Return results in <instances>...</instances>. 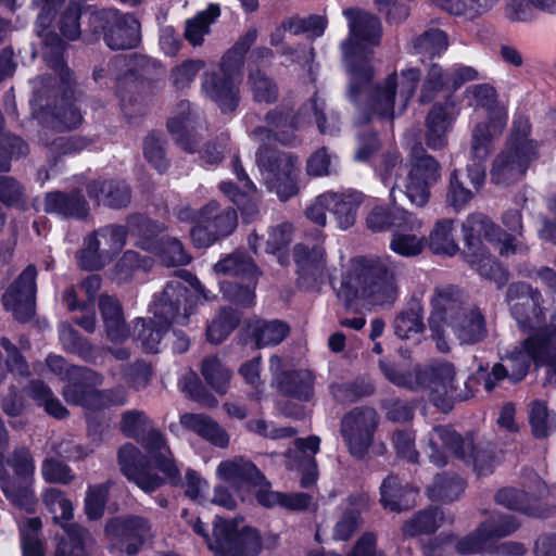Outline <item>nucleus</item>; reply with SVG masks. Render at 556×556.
I'll use <instances>...</instances> for the list:
<instances>
[{"label": "nucleus", "mask_w": 556, "mask_h": 556, "mask_svg": "<svg viewBox=\"0 0 556 556\" xmlns=\"http://www.w3.org/2000/svg\"><path fill=\"white\" fill-rule=\"evenodd\" d=\"M541 293L518 282L508 288L507 303L514 318L522 329L534 333L509 349L484 378V389L490 392L496 383L508 379L517 383L525 379L530 366L546 367L549 383L556 384V324L543 327L546 313L540 306Z\"/></svg>", "instance_id": "obj_1"}, {"label": "nucleus", "mask_w": 556, "mask_h": 556, "mask_svg": "<svg viewBox=\"0 0 556 556\" xmlns=\"http://www.w3.org/2000/svg\"><path fill=\"white\" fill-rule=\"evenodd\" d=\"M220 10L216 4H210L206 10L199 12L186 23L185 38L192 46H200L210 33V26L219 16Z\"/></svg>", "instance_id": "obj_49"}, {"label": "nucleus", "mask_w": 556, "mask_h": 556, "mask_svg": "<svg viewBox=\"0 0 556 556\" xmlns=\"http://www.w3.org/2000/svg\"><path fill=\"white\" fill-rule=\"evenodd\" d=\"M28 394L38 405L43 406L49 415L55 418H63L66 415L67 410L65 407H63L60 401L52 395L50 389L43 383L39 381L33 382L28 389Z\"/></svg>", "instance_id": "obj_63"}, {"label": "nucleus", "mask_w": 556, "mask_h": 556, "mask_svg": "<svg viewBox=\"0 0 556 556\" xmlns=\"http://www.w3.org/2000/svg\"><path fill=\"white\" fill-rule=\"evenodd\" d=\"M368 506L366 495L349 497L341 505V514L333 527V539L348 540L361 525V513Z\"/></svg>", "instance_id": "obj_41"}, {"label": "nucleus", "mask_w": 556, "mask_h": 556, "mask_svg": "<svg viewBox=\"0 0 556 556\" xmlns=\"http://www.w3.org/2000/svg\"><path fill=\"white\" fill-rule=\"evenodd\" d=\"M465 99L475 109L483 110L485 119L476 124L472 129V153L479 160H485L493 148V141L506 127L508 111L497 99V92L491 84H477L465 90Z\"/></svg>", "instance_id": "obj_9"}, {"label": "nucleus", "mask_w": 556, "mask_h": 556, "mask_svg": "<svg viewBox=\"0 0 556 556\" xmlns=\"http://www.w3.org/2000/svg\"><path fill=\"white\" fill-rule=\"evenodd\" d=\"M215 543L210 549L215 556H257L263 547L258 530L243 523L241 519L214 521Z\"/></svg>", "instance_id": "obj_16"}, {"label": "nucleus", "mask_w": 556, "mask_h": 556, "mask_svg": "<svg viewBox=\"0 0 556 556\" xmlns=\"http://www.w3.org/2000/svg\"><path fill=\"white\" fill-rule=\"evenodd\" d=\"M377 426L378 415L369 407L355 408L343 417L341 434L353 457L363 458L367 454Z\"/></svg>", "instance_id": "obj_22"}, {"label": "nucleus", "mask_w": 556, "mask_h": 556, "mask_svg": "<svg viewBox=\"0 0 556 556\" xmlns=\"http://www.w3.org/2000/svg\"><path fill=\"white\" fill-rule=\"evenodd\" d=\"M182 111L178 116H174L168 121V129L180 144L190 152L193 151L189 143L190 130L192 128L193 118L190 113L189 104H182Z\"/></svg>", "instance_id": "obj_64"}, {"label": "nucleus", "mask_w": 556, "mask_h": 556, "mask_svg": "<svg viewBox=\"0 0 556 556\" xmlns=\"http://www.w3.org/2000/svg\"><path fill=\"white\" fill-rule=\"evenodd\" d=\"M431 303L429 327L439 351L447 352L451 348L450 328L462 344H473L485 337V321L481 312L476 308L464 311L454 287L435 289Z\"/></svg>", "instance_id": "obj_5"}, {"label": "nucleus", "mask_w": 556, "mask_h": 556, "mask_svg": "<svg viewBox=\"0 0 556 556\" xmlns=\"http://www.w3.org/2000/svg\"><path fill=\"white\" fill-rule=\"evenodd\" d=\"M471 155L472 164L468 165L467 173L454 170L450 177L446 204L457 212L466 207L485 179L484 160H479L472 152Z\"/></svg>", "instance_id": "obj_27"}, {"label": "nucleus", "mask_w": 556, "mask_h": 556, "mask_svg": "<svg viewBox=\"0 0 556 556\" xmlns=\"http://www.w3.org/2000/svg\"><path fill=\"white\" fill-rule=\"evenodd\" d=\"M483 78L484 75L472 66L454 64L443 70L439 64H432L424 80L419 100L421 103H428L441 91L453 92L466 83Z\"/></svg>", "instance_id": "obj_24"}, {"label": "nucleus", "mask_w": 556, "mask_h": 556, "mask_svg": "<svg viewBox=\"0 0 556 556\" xmlns=\"http://www.w3.org/2000/svg\"><path fill=\"white\" fill-rule=\"evenodd\" d=\"M463 233L466 244V262L482 278L495 282L498 288L507 282L508 273L491 257L484 242H497L500 253L505 256L528 251V245L517 238H509L481 213L470 214L466 218L463 224Z\"/></svg>", "instance_id": "obj_4"}, {"label": "nucleus", "mask_w": 556, "mask_h": 556, "mask_svg": "<svg viewBox=\"0 0 556 556\" xmlns=\"http://www.w3.org/2000/svg\"><path fill=\"white\" fill-rule=\"evenodd\" d=\"M60 1L61 0H33V3L37 8H40L36 23V31L38 36L42 38L43 58L55 74H58L60 84L67 87L72 79L70 70L62 61L64 45L56 35L48 31V27L53 18L54 9Z\"/></svg>", "instance_id": "obj_21"}, {"label": "nucleus", "mask_w": 556, "mask_h": 556, "mask_svg": "<svg viewBox=\"0 0 556 556\" xmlns=\"http://www.w3.org/2000/svg\"><path fill=\"white\" fill-rule=\"evenodd\" d=\"M312 121L317 123L320 132L333 134L338 130L337 123L338 118L334 115L329 117V126H326V116L324 114V102L317 97L312 102L305 104L296 116L290 122L287 116L279 112H273L267 114V123L270 129L265 127H257L253 130L252 136L260 141L268 139L273 132L277 139L283 143H287L289 139L285 136L289 129L299 128Z\"/></svg>", "instance_id": "obj_17"}, {"label": "nucleus", "mask_w": 556, "mask_h": 556, "mask_svg": "<svg viewBox=\"0 0 556 556\" xmlns=\"http://www.w3.org/2000/svg\"><path fill=\"white\" fill-rule=\"evenodd\" d=\"M349 36L341 43L349 83V98L358 102L367 96L374 75L370 65L372 48L380 41L382 27L380 21L368 12L358 9H345Z\"/></svg>", "instance_id": "obj_3"}, {"label": "nucleus", "mask_w": 556, "mask_h": 556, "mask_svg": "<svg viewBox=\"0 0 556 556\" xmlns=\"http://www.w3.org/2000/svg\"><path fill=\"white\" fill-rule=\"evenodd\" d=\"M100 309L106 327L108 338L113 343H121L128 338L122 309L116 300L111 296H101Z\"/></svg>", "instance_id": "obj_45"}, {"label": "nucleus", "mask_w": 556, "mask_h": 556, "mask_svg": "<svg viewBox=\"0 0 556 556\" xmlns=\"http://www.w3.org/2000/svg\"><path fill=\"white\" fill-rule=\"evenodd\" d=\"M283 361L274 355L269 359V369L277 382L279 390L286 395L307 401L313 396V375L309 370L302 369L296 371H287Z\"/></svg>", "instance_id": "obj_33"}, {"label": "nucleus", "mask_w": 556, "mask_h": 556, "mask_svg": "<svg viewBox=\"0 0 556 556\" xmlns=\"http://www.w3.org/2000/svg\"><path fill=\"white\" fill-rule=\"evenodd\" d=\"M41 529L39 518H27L20 525L23 556H45L42 543L38 538Z\"/></svg>", "instance_id": "obj_55"}, {"label": "nucleus", "mask_w": 556, "mask_h": 556, "mask_svg": "<svg viewBox=\"0 0 556 556\" xmlns=\"http://www.w3.org/2000/svg\"><path fill=\"white\" fill-rule=\"evenodd\" d=\"M528 421L536 439L547 438L556 430V413L543 400H532L528 404Z\"/></svg>", "instance_id": "obj_43"}, {"label": "nucleus", "mask_w": 556, "mask_h": 556, "mask_svg": "<svg viewBox=\"0 0 556 556\" xmlns=\"http://www.w3.org/2000/svg\"><path fill=\"white\" fill-rule=\"evenodd\" d=\"M67 540L58 545L55 556H87V546L91 538L87 531L76 525H63Z\"/></svg>", "instance_id": "obj_53"}, {"label": "nucleus", "mask_w": 556, "mask_h": 556, "mask_svg": "<svg viewBox=\"0 0 556 556\" xmlns=\"http://www.w3.org/2000/svg\"><path fill=\"white\" fill-rule=\"evenodd\" d=\"M451 16L473 22L479 17L475 0H425Z\"/></svg>", "instance_id": "obj_59"}, {"label": "nucleus", "mask_w": 556, "mask_h": 556, "mask_svg": "<svg viewBox=\"0 0 556 556\" xmlns=\"http://www.w3.org/2000/svg\"><path fill=\"white\" fill-rule=\"evenodd\" d=\"M424 223L414 213L399 208L393 213L394 231L390 249L405 257L420 254L425 248V237L421 235Z\"/></svg>", "instance_id": "obj_25"}, {"label": "nucleus", "mask_w": 556, "mask_h": 556, "mask_svg": "<svg viewBox=\"0 0 556 556\" xmlns=\"http://www.w3.org/2000/svg\"><path fill=\"white\" fill-rule=\"evenodd\" d=\"M419 79L420 72L415 67L389 75L369 97L368 105L372 114L383 119L402 115L415 94Z\"/></svg>", "instance_id": "obj_12"}, {"label": "nucleus", "mask_w": 556, "mask_h": 556, "mask_svg": "<svg viewBox=\"0 0 556 556\" xmlns=\"http://www.w3.org/2000/svg\"><path fill=\"white\" fill-rule=\"evenodd\" d=\"M519 527V522L513 516L492 515L483 521L477 530L459 540L456 551L462 555H470L485 551L493 539L511 534Z\"/></svg>", "instance_id": "obj_26"}, {"label": "nucleus", "mask_w": 556, "mask_h": 556, "mask_svg": "<svg viewBox=\"0 0 556 556\" xmlns=\"http://www.w3.org/2000/svg\"><path fill=\"white\" fill-rule=\"evenodd\" d=\"M47 365L53 374L62 380L68 381L63 390V395L68 403L92 409L110 404L121 405L126 402L124 388H117L111 395L92 389L93 386L102 382V378L90 369L70 367L61 356L56 355L48 356Z\"/></svg>", "instance_id": "obj_10"}, {"label": "nucleus", "mask_w": 556, "mask_h": 556, "mask_svg": "<svg viewBox=\"0 0 556 556\" xmlns=\"http://www.w3.org/2000/svg\"><path fill=\"white\" fill-rule=\"evenodd\" d=\"M444 521L443 513L438 508H431L417 514L404 525L403 531L407 535L431 533Z\"/></svg>", "instance_id": "obj_54"}, {"label": "nucleus", "mask_w": 556, "mask_h": 556, "mask_svg": "<svg viewBox=\"0 0 556 556\" xmlns=\"http://www.w3.org/2000/svg\"><path fill=\"white\" fill-rule=\"evenodd\" d=\"M334 198L336 200L331 201V212L336 217L339 228L348 229L353 226L356 220L362 195L355 191L334 192Z\"/></svg>", "instance_id": "obj_47"}, {"label": "nucleus", "mask_w": 556, "mask_h": 556, "mask_svg": "<svg viewBox=\"0 0 556 556\" xmlns=\"http://www.w3.org/2000/svg\"><path fill=\"white\" fill-rule=\"evenodd\" d=\"M100 184H93L89 187V195L94 198L99 203H103L111 207L125 206L130 199L128 187L123 181H109Z\"/></svg>", "instance_id": "obj_50"}, {"label": "nucleus", "mask_w": 556, "mask_h": 556, "mask_svg": "<svg viewBox=\"0 0 556 556\" xmlns=\"http://www.w3.org/2000/svg\"><path fill=\"white\" fill-rule=\"evenodd\" d=\"M99 16L109 21L104 27V39L111 49H131L139 42V23L132 15H121L116 10H108Z\"/></svg>", "instance_id": "obj_31"}, {"label": "nucleus", "mask_w": 556, "mask_h": 556, "mask_svg": "<svg viewBox=\"0 0 556 556\" xmlns=\"http://www.w3.org/2000/svg\"><path fill=\"white\" fill-rule=\"evenodd\" d=\"M214 270L233 278L219 282L225 298L242 306L254 304V289L260 273L249 256L236 252L215 264Z\"/></svg>", "instance_id": "obj_14"}, {"label": "nucleus", "mask_w": 556, "mask_h": 556, "mask_svg": "<svg viewBox=\"0 0 556 556\" xmlns=\"http://www.w3.org/2000/svg\"><path fill=\"white\" fill-rule=\"evenodd\" d=\"M464 489V481L458 477L438 476L428 494L431 500L450 502L458 498Z\"/></svg>", "instance_id": "obj_57"}, {"label": "nucleus", "mask_w": 556, "mask_h": 556, "mask_svg": "<svg viewBox=\"0 0 556 556\" xmlns=\"http://www.w3.org/2000/svg\"><path fill=\"white\" fill-rule=\"evenodd\" d=\"M180 425L217 447L225 448L229 444L227 431L207 415L184 414L180 416Z\"/></svg>", "instance_id": "obj_39"}, {"label": "nucleus", "mask_w": 556, "mask_h": 556, "mask_svg": "<svg viewBox=\"0 0 556 556\" xmlns=\"http://www.w3.org/2000/svg\"><path fill=\"white\" fill-rule=\"evenodd\" d=\"M233 173L241 184L242 190H239L230 181H222L218 188L223 194L238 206L243 220L252 222L260 213V194L255 185L249 179L237 160L233 163Z\"/></svg>", "instance_id": "obj_30"}, {"label": "nucleus", "mask_w": 556, "mask_h": 556, "mask_svg": "<svg viewBox=\"0 0 556 556\" xmlns=\"http://www.w3.org/2000/svg\"><path fill=\"white\" fill-rule=\"evenodd\" d=\"M453 230V219L443 218L438 220L429 233L428 244L430 250L437 254H456L458 245L455 241Z\"/></svg>", "instance_id": "obj_48"}, {"label": "nucleus", "mask_w": 556, "mask_h": 556, "mask_svg": "<svg viewBox=\"0 0 556 556\" xmlns=\"http://www.w3.org/2000/svg\"><path fill=\"white\" fill-rule=\"evenodd\" d=\"M430 460L437 466L446 464L445 450L451 451L478 476L490 475L495 467L494 457L484 450H476L472 438H462L448 427H434L429 433Z\"/></svg>", "instance_id": "obj_11"}, {"label": "nucleus", "mask_w": 556, "mask_h": 556, "mask_svg": "<svg viewBox=\"0 0 556 556\" xmlns=\"http://www.w3.org/2000/svg\"><path fill=\"white\" fill-rule=\"evenodd\" d=\"M178 218L195 220V225L191 229V238L198 248L210 247L216 240L228 237L238 224L237 212L229 207L219 210V205L215 201L205 205L197 216L191 208H182Z\"/></svg>", "instance_id": "obj_15"}, {"label": "nucleus", "mask_w": 556, "mask_h": 556, "mask_svg": "<svg viewBox=\"0 0 556 556\" xmlns=\"http://www.w3.org/2000/svg\"><path fill=\"white\" fill-rule=\"evenodd\" d=\"M153 309L152 320L148 323L144 319H137L135 323L138 340L148 352L159 351V344L169 321L180 326L187 325L193 306L188 290L180 282L170 281L161 298L154 301Z\"/></svg>", "instance_id": "obj_7"}, {"label": "nucleus", "mask_w": 556, "mask_h": 556, "mask_svg": "<svg viewBox=\"0 0 556 556\" xmlns=\"http://www.w3.org/2000/svg\"><path fill=\"white\" fill-rule=\"evenodd\" d=\"M441 177L439 163L421 148L412 151L403 188L408 201L417 206H425L430 199V189Z\"/></svg>", "instance_id": "obj_18"}, {"label": "nucleus", "mask_w": 556, "mask_h": 556, "mask_svg": "<svg viewBox=\"0 0 556 556\" xmlns=\"http://www.w3.org/2000/svg\"><path fill=\"white\" fill-rule=\"evenodd\" d=\"M257 30L249 29L240 39L237 46L229 51L222 62L223 78H217L215 74H206L202 83L204 94L213 100L224 113L232 112L238 104V96L233 76L231 59L237 63V68L241 65L243 53L255 42Z\"/></svg>", "instance_id": "obj_13"}, {"label": "nucleus", "mask_w": 556, "mask_h": 556, "mask_svg": "<svg viewBox=\"0 0 556 556\" xmlns=\"http://www.w3.org/2000/svg\"><path fill=\"white\" fill-rule=\"evenodd\" d=\"M257 164L269 190L281 201H287L298 192V159L287 154L269 155L267 150L257 152Z\"/></svg>", "instance_id": "obj_19"}, {"label": "nucleus", "mask_w": 556, "mask_h": 556, "mask_svg": "<svg viewBox=\"0 0 556 556\" xmlns=\"http://www.w3.org/2000/svg\"><path fill=\"white\" fill-rule=\"evenodd\" d=\"M337 294L348 308L391 304L397 296L396 267L390 257L354 258Z\"/></svg>", "instance_id": "obj_2"}, {"label": "nucleus", "mask_w": 556, "mask_h": 556, "mask_svg": "<svg viewBox=\"0 0 556 556\" xmlns=\"http://www.w3.org/2000/svg\"><path fill=\"white\" fill-rule=\"evenodd\" d=\"M43 502L50 513L53 514L54 522L61 525H71L68 521L73 516V505L65 495L56 489H48L43 493Z\"/></svg>", "instance_id": "obj_56"}, {"label": "nucleus", "mask_w": 556, "mask_h": 556, "mask_svg": "<svg viewBox=\"0 0 556 556\" xmlns=\"http://www.w3.org/2000/svg\"><path fill=\"white\" fill-rule=\"evenodd\" d=\"M375 170L380 180L390 187V199L395 202L394 189L399 186L400 174L403 170L402 159L396 151L383 153L375 164Z\"/></svg>", "instance_id": "obj_52"}, {"label": "nucleus", "mask_w": 556, "mask_h": 556, "mask_svg": "<svg viewBox=\"0 0 556 556\" xmlns=\"http://www.w3.org/2000/svg\"><path fill=\"white\" fill-rule=\"evenodd\" d=\"M202 375L206 382L218 393H225L230 380V372L216 357L204 359Z\"/></svg>", "instance_id": "obj_62"}, {"label": "nucleus", "mask_w": 556, "mask_h": 556, "mask_svg": "<svg viewBox=\"0 0 556 556\" xmlns=\"http://www.w3.org/2000/svg\"><path fill=\"white\" fill-rule=\"evenodd\" d=\"M540 144L531 137V124L527 116L515 115L505 148L496 155L491 169L494 184L508 186L523 178L539 157Z\"/></svg>", "instance_id": "obj_6"}, {"label": "nucleus", "mask_w": 556, "mask_h": 556, "mask_svg": "<svg viewBox=\"0 0 556 556\" xmlns=\"http://www.w3.org/2000/svg\"><path fill=\"white\" fill-rule=\"evenodd\" d=\"M239 323L238 314L232 309H223L207 327V339L215 344L223 342Z\"/></svg>", "instance_id": "obj_60"}, {"label": "nucleus", "mask_w": 556, "mask_h": 556, "mask_svg": "<svg viewBox=\"0 0 556 556\" xmlns=\"http://www.w3.org/2000/svg\"><path fill=\"white\" fill-rule=\"evenodd\" d=\"M415 500V492L404 490L396 477H388L381 484V503L391 510L408 508Z\"/></svg>", "instance_id": "obj_51"}, {"label": "nucleus", "mask_w": 556, "mask_h": 556, "mask_svg": "<svg viewBox=\"0 0 556 556\" xmlns=\"http://www.w3.org/2000/svg\"><path fill=\"white\" fill-rule=\"evenodd\" d=\"M448 47L446 34L441 29L425 31L414 41V49L419 54L428 56L441 55Z\"/></svg>", "instance_id": "obj_58"}, {"label": "nucleus", "mask_w": 556, "mask_h": 556, "mask_svg": "<svg viewBox=\"0 0 556 556\" xmlns=\"http://www.w3.org/2000/svg\"><path fill=\"white\" fill-rule=\"evenodd\" d=\"M45 210L65 217H85L88 213V205L79 193L66 195L61 192L49 193L46 198Z\"/></svg>", "instance_id": "obj_42"}, {"label": "nucleus", "mask_w": 556, "mask_h": 556, "mask_svg": "<svg viewBox=\"0 0 556 556\" xmlns=\"http://www.w3.org/2000/svg\"><path fill=\"white\" fill-rule=\"evenodd\" d=\"M380 367L386 378L396 386L412 390L427 389L430 400L442 409L448 408L452 400H467L472 396L471 393H456L455 368L448 362H433L422 372L414 374L395 368L386 361L380 362Z\"/></svg>", "instance_id": "obj_8"}, {"label": "nucleus", "mask_w": 556, "mask_h": 556, "mask_svg": "<svg viewBox=\"0 0 556 556\" xmlns=\"http://www.w3.org/2000/svg\"><path fill=\"white\" fill-rule=\"evenodd\" d=\"M141 248L157 254L167 266L186 265L190 261L181 243L176 239L162 237L155 240H144L141 242Z\"/></svg>", "instance_id": "obj_44"}, {"label": "nucleus", "mask_w": 556, "mask_h": 556, "mask_svg": "<svg viewBox=\"0 0 556 556\" xmlns=\"http://www.w3.org/2000/svg\"><path fill=\"white\" fill-rule=\"evenodd\" d=\"M424 328L422 316L419 306H414L401 313L394 320V330L401 339H410Z\"/></svg>", "instance_id": "obj_61"}, {"label": "nucleus", "mask_w": 556, "mask_h": 556, "mask_svg": "<svg viewBox=\"0 0 556 556\" xmlns=\"http://www.w3.org/2000/svg\"><path fill=\"white\" fill-rule=\"evenodd\" d=\"M36 276V268L33 265L27 266L3 294L5 309L18 320H26L34 315Z\"/></svg>", "instance_id": "obj_28"}, {"label": "nucleus", "mask_w": 556, "mask_h": 556, "mask_svg": "<svg viewBox=\"0 0 556 556\" xmlns=\"http://www.w3.org/2000/svg\"><path fill=\"white\" fill-rule=\"evenodd\" d=\"M546 485L541 479L535 480V493L529 496L523 491L513 488H505L497 492L495 500L496 503L509 509L525 513L528 516L543 517L545 509L541 506L540 501L546 494Z\"/></svg>", "instance_id": "obj_38"}, {"label": "nucleus", "mask_w": 556, "mask_h": 556, "mask_svg": "<svg viewBox=\"0 0 556 556\" xmlns=\"http://www.w3.org/2000/svg\"><path fill=\"white\" fill-rule=\"evenodd\" d=\"M127 231L123 226L110 225L97 230L85 240L78 261L83 268L98 270L119 252L126 242Z\"/></svg>", "instance_id": "obj_20"}, {"label": "nucleus", "mask_w": 556, "mask_h": 556, "mask_svg": "<svg viewBox=\"0 0 556 556\" xmlns=\"http://www.w3.org/2000/svg\"><path fill=\"white\" fill-rule=\"evenodd\" d=\"M142 458L139 450L131 444L122 446L118 453L121 469L127 479L135 482L143 492H153L164 480L157 475H152L151 467L143 466Z\"/></svg>", "instance_id": "obj_36"}, {"label": "nucleus", "mask_w": 556, "mask_h": 556, "mask_svg": "<svg viewBox=\"0 0 556 556\" xmlns=\"http://www.w3.org/2000/svg\"><path fill=\"white\" fill-rule=\"evenodd\" d=\"M149 457L166 479L176 481L179 478V468L174 462L172 452L164 437L156 430H150L144 442Z\"/></svg>", "instance_id": "obj_40"}, {"label": "nucleus", "mask_w": 556, "mask_h": 556, "mask_svg": "<svg viewBox=\"0 0 556 556\" xmlns=\"http://www.w3.org/2000/svg\"><path fill=\"white\" fill-rule=\"evenodd\" d=\"M216 477L227 482L238 493L263 485L264 477L253 463L243 457H233L219 463Z\"/></svg>", "instance_id": "obj_35"}, {"label": "nucleus", "mask_w": 556, "mask_h": 556, "mask_svg": "<svg viewBox=\"0 0 556 556\" xmlns=\"http://www.w3.org/2000/svg\"><path fill=\"white\" fill-rule=\"evenodd\" d=\"M299 285L306 290H318L328 278L325 251L321 247L308 249L303 244L294 248Z\"/></svg>", "instance_id": "obj_29"}, {"label": "nucleus", "mask_w": 556, "mask_h": 556, "mask_svg": "<svg viewBox=\"0 0 556 556\" xmlns=\"http://www.w3.org/2000/svg\"><path fill=\"white\" fill-rule=\"evenodd\" d=\"M458 115V110L452 97L432 106L427 116L426 141L431 149H441L446 142V135Z\"/></svg>", "instance_id": "obj_37"}, {"label": "nucleus", "mask_w": 556, "mask_h": 556, "mask_svg": "<svg viewBox=\"0 0 556 556\" xmlns=\"http://www.w3.org/2000/svg\"><path fill=\"white\" fill-rule=\"evenodd\" d=\"M11 465L21 480V485L17 489L11 481L3 480L2 491L14 504L30 510L34 505V496L29 485L35 466L29 452L26 450L16 452L11 459Z\"/></svg>", "instance_id": "obj_34"}, {"label": "nucleus", "mask_w": 556, "mask_h": 556, "mask_svg": "<svg viewBox=\"0 0 556 556\" xmlns=\"http://www.w3.org/2000/svg\"><path fill=\"white\" fill-rule=\"evenodd\" d=\"M50 86L51 78H49L47 83L43 77L34 80L35 99L30 101L34 115L51 124V126L58 130H70L77 127L81 123L83 116L76 105L65 98L61 100L60 104L56 105L49 117L48 114L45 115L37 111V106H39L38 102L41 101L45 89L50 88Z\"/></svg>", "instance_id": "obj_32"}, {"label": "nucleus", "mask_w": 556, "mask_h": 556, "mask_svg": "<svg viewBox=\"0 0 556 556\" xmlns=\"http://www.w3.org/2000/svg\"><path fill=\"white\" fill-rule=\"evenodd\" d=\"M257 348L279 344L289 333V326L280 320H255L249 326Z\"/></svg>", "instance_id": "obj_46"}, {"label": "nucleus", "mask_w": 556, "mask_h": 556, "mask_svg": "<svg viewBox=\"0 0 556 556\" xmlns=\"http://www.w3.org/2000/svg\"><path fill=\"white\" fill-rule=\"evenodd\" d=\"M111 548L127 555H136L146 540L152 536L150 522L139 516L116 517L105 527Z\"/></svg>", "instance_id": "obj_23"}]
</instances>
